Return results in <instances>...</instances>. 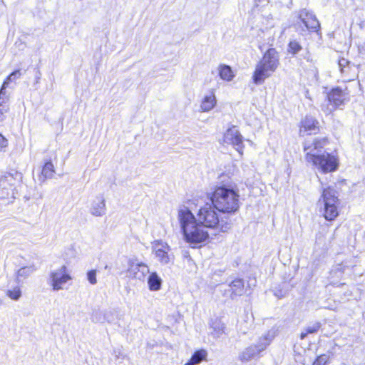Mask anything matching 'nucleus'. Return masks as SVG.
Instances as JSON below:
<instances>
[{"label":"nucleus","instance_id":"1","mask_svg":"<svg viewBox=\"0 0 365 365\" xmlns=\"http://www.w3.org/2000/svg\"><path fill=\"white\" fill-rule=\"evenodd\" d=\"M327 143L326 138H314L312 141H305L304 151L306 160L312 163L323 173L333 172L336 170L338 163L336 158L328 153H322V149Z\"/></svg>","mask_w":365,"mask_h":365},{"label":"nucleus","instance_id":"2","mask_svg":"<svg viewBox=\"0 0 365 365\" xmlns=\"http://www.w3.org/2000/svg\"><path fill=\"white\" fill-rule=\"evenodd\" d=\"M178 219L187 242L196 245L208 239L207 227L198 222L188 207L183 206L179 209Z\"/></svg>","mask_w":365,"mask_h":365},{"label":"nucleus","instance_id":"3","mask_svg":"<svg viewBox=\"0 0 365 365\" xmlns=\"http://www.w3.org/2000/svg\"><path fill=\"white\" fill-rule=\"evenodd\" d=\"M196 219L207 228L215 230L217 232H227L232 227L229 215H224L212 202H207L198 210Z\"/></svg>","mask_w":365,"mask_h":365},{"label":"nucleus","instance_id":"4","mask_svg":"<svg viewBox=\"0 0 365 365\" xmlns=\"http://www.w3.org/2000/svg\"><path fill=\"white\" fill-rule=\"evenodd\" d=\"M211 202L224 215L235 212L240 207L238 190L231 186L217 187L210 197Z\"/></svg>","mask_w":365,"mask_h":365},{"label":"nucleus","instance_id":"5","mask_svg":"<svg viewBox=\"0 0 365 365\" xmlns=\"http://www.w3.org/2000/svg\"><path fill=\"white\" fill-rule=\"evenodd\" d=\"M279 66V55L275 48H269L262 59L256 64L252 81L256 85L263 83L270 77Z\"/></svg>","mask_w":365,"mask_h":365},{"label":"nucleus","instance_id":"6","mask_svg":"<svg viewBox=\"0 0 365 365\" xmlns=\"http://www.w3.org/2000/svg\"><path fill=\"white\" fill-rule=\"evenodd\" d=\"M275 336L274 331H268L261 336L257 344H252L239 354V360L242 362H248L252 359L260 357L261 352L264 351Z\"/></svg>","mask_w":365,"mask_h":365},{"label":"nucleus","instance_id":"7","mask_svg":"<svg viewBox=\"0 0 365 365\" xmlns=\"http://www.w3.org/2000/svg\"><path fill=\"white\" fill-rule=\"evenodd\" d=\"M336 191L330 187L323 190L319 204L324 206L323 215L327 220H334L338 215L339 199Z\"/></svg>","mask_w":365,"mask_h":365},{"label":"nucleus","instance_id":"8","mask_svg":"<svg viewBox=\"0 0 365 365\" xmlns=\"http://www.w3.org/2000/svg\"><path fill=\"white\" fill-rule=\"evenodd\" d=\"M327 99L332 108H329V106H322V109L326 114H330L333 110L340 108L349 101V93L336 87L327 94Z\"/></svg>","mask_w":365,"mask_h":365},{"label":"nucleus","instance_id":"9","mask_svg":"<svg viewBox=\"0 0 365 365\" xmlns=\"http://www.w3.org/2000/svg\"><path fill=\"white\" fill-rule=\"evenodd\" d=\"M71 279V277L67 272V267L63 265L59 269L50 272L48 284L51 286L53 291L58 292L63 289V284Z\"/></svg>","mask_w":365,"mask_h":365},{"label":"nucleus","instance_id":"10","mask_svg":"<svg viewBox=\"0 0 365 365\" xmlns=\"http://www.w3.org/2000/svg\"><path fill=\"white\" fill-rule=\"evenodd\" d=\"M170 247L165 242L156 240L153 243L152 252L161 264H168L173 259Z\"/></svg>","mask_w":365,"mask_h":365},{"label":"nucleus","instance_id":"11","mask_svg":"<svg viewBox=\"0 0 365 365\" xmlns=\"http://www.w3.org/2000/svg\"><path fill=\"white\" fill-rule=\"evenodd\" d=\"M224 142L232 145L236 150L240 154L243 153L244 145L242 136L235 127L228 128L224 135Z\"/></svg>","mask_w":365,"mask_h":365},{"label":"nucleus","instance_id":"12","mask_svg":"<svg viewBox=\"0 0 365 365\" xmlns=\"http://www.w3.org/2000/svg\"><path fill=\"white\" fill-rule=\"evenodd\" d=\"M150 273L148 266L143 262H129L127 276L140 281H144L147 274Z\"/></svg>","mask_w":365,"mask_h":365},{"label":"nucleus","instance_id":"13","mask_svg":"<svg viewBox=\"0 0 365 365\" xmlns=\"http://www.w3.org/2000/svg\"><path fill=\"white\" fill-rule=\"evenodd\" d=\"M299 18L308 30L318 33L320 24L314 14L304 9L301 11Z\"/></svg>","mask_w":365,"mask_h":365},{"label":"nucleus","instance_id":"14","mask_svg":"<svg viewBox=\"0 0 365 365\" xmlns=\"http://www.w3.org/2000/svg\"><path fill=\"white\" fill-rule=\"evenodd\" d=\"M319 130V122L312 116H306L301 122L299 135L315 134Z\"/></svg>","mask_w":365,"mask_h":365},{"label":"nucleus","instance_id":"15","mask_svg":"<svg viewBox=\"0 0 365 365\" xmlns=\"http://www.w3.org/2000/svg\"><path fill=\"white\" fill-rule=\"evenodd\" d=\"M217 100L213 90L209 92L203 97L200 103V110L202 112H209L216 106Z\"/></svg>","mask_w":365,"mask_h":365},{"label":"nucleus","instance_id":"16","mask_svg":"<svg viewBox=\"0 0 365 365\" xmlns=\"http://www.w3.org/2000/svg\"><path fill=\"white\" fill-rule=\"evenodd\" d=\"M37 270L35 264H32L19 269L16 272V281L18 284L22 282L24 279L31 276Z\"/></svg>","mask_w":365,"mask_h":365},{"label":"nucleus","instance_id":"17","mask_svg":"<svg viewBox=\"0 0 365 365\" xmlns=\"http://www.w3.org/2000/svg\"><path fill=\"white\" fill-rule=\"evenodd\" d=\"M91 213L96 217L103 216L106 212V203L103 197H98L91 205Z\"/></svg>","mask_w":365,"mask_h":365},{"label":"nucleus","instance_id":"18","mask_svg":"<svg viewBox=\"0 0 365 365\" xmlns=\"http://www.w3.org/2000/svg\"><path fill=\"white\" fill-rule=\"evenodd\" d=\"M14 180L13 176L10 174L8 175H5L4 178L0 180V195H2L3 197L5 195H9V191L13 192V185H11V181ZM14 192H12V195Z\"/></svg>","mask_w":365,"mask_h":365},{"label":"nucleus","instance_id":"19","mask_svg":"<svg viewBox=\"0 0 365 365\" xmlns=\"http://www.w3.org/2000/svg\"><path fill=\"white\" fill-rule=\"evenodd\" d=\"M148 284L150 290L158 291L161 288L162 279L157 272H153L150 274L148 278Z\"/></svg>","mask_w":365,"mask_h":365},{"label":"nucleus","instance_id":"20","mask_svg":"<svg viewBox=\"0 0 365 365\" xmlns=\"http://www.w3.org/2000/svg\"><path fill=\"white\" fill-rule=\"evenodd\" d=\"M212 329L211 334L215 338H220L225 334V325L219 319H216L211 324Z\"/></svg>","mask_w":365,"mask_h":365},{"label":"nucleus","instance_id":"21","mask_svg":"<svg viewBox=\"0 0 365 365\" xmlns=\"http://www.w3.org/2000/svg\"><path fill=\"white\" fill-rule=\"evenodd\" d=\"M207 352L205 349L196 351L192 356L191 359L185 364V365H196L206 359Z\"/></svg>","mask_w":365,"mask_h":365},{"label":"nucleus","instance_id":"22","mask_svg":"<svg viewBox=\"0 0 365 365\" xmlns=\"http://www.w3.org/2000/svg\"><path fill=\"white\" fill-rule=\"evenodd\" d=\"M231 293L235 294L236 297L241 296L244 293V282L241 279L233 280L230 284Z\"/></svg>","mask_w":365,"mask_h":365},{"label":"nucleus","instance_id":"23","mask_svg":"<svg viewBox=\"0 0 365 365\" xmlns=\"http://www.w3.org/2000/svg\"><path fill=\"white\" fill-rule=\"evenodd\" d=\"M9 84L8 81H4L0 89V107H9V95L7 93L6 88Z\"/></svg>","mask_w":365,"mask_h":365},{"label":"nucleus","instance_id":"24","mask_svg":"<svg viewBox=\"0 0 365 365\" xmlns=\"http://www.w3.org/2000/svg\"><path fill=\"white\" fill-rule=\"evenodd\" d=\"M219 75L222 80L230 81L234 77L232 71L229 66L222 65L219 68Z\"/></svg>","mask_w":365,"mask_h":365},{"label":"nucleus","instance_id":"25","mask_svg":"<svg viewBox=\"0 0 365 365\" xmlns=\"http://www.w3.org/2000/svg\"><path fill=\"white\" fill-rule=\"evenodd\" d=\"M22 295L20 286L17 285L6 291V296L11 299L18 301Z\"/></svg>","mask_w":365,"mask_h":365},{"label":"nucleus","instance_id":"26","mask_svg":"<svg viewBox=\"0 0 365 365\" xmlns=\"http://www.w3.org/2000/svg\"><path fill=\"white\" fill-rule=\"evenodd\" d=\"M302 47L297 41L292 40V41H289V43L288 44V48H287V51L289 53H291L292 55H296L300 51H302Z\"/></svg>","mask_w":365,"mask_h":365},{"label":"nucleus","instance_id":"27","mask_svg":"<svg viewBox=\"0 0 365 365\" xmlns=\"http://www.w3.org/2000/svg\"><path fill=\"white\" fill-rule=\"evenodd\" d=\"M54 173V166L51 162H47L45 163L42 169V175L46 178H50Z\"/></svg>","mask_w":365,"mask_h":365},{"label":"nucleus","instance_id":"28","mask_svg":"<svg viewBox=\"0 0 365 365\" xmlns=\"http://www.w3.org/2000/svg\"><path fill=\"white\" fill-rule=\"evenodd\" d=\"M91 320L94 323H104L105 322L104 311H102L100 309L93 311L92 316H91Z\"/></svg>","mask_w":365,"mask_h":365},{"label":"nucleus","instance_id":"29","mask_svg":"<svg viewBox=\"0 0 365 365\" xmlns=\"http://www.w3.org/2000/svg\"><path fill=\"white\" fill-rule=\"evenodd\" d=\"M346 269V266L343 263L337 264L331 269L330 275L332 277L334 273H339L338 278H341Z\"/></svg>","mask_w":365,"mask_h":365},{"label":"nucleus","instance_id":"30","mask_svg":"<svg viewBox=\"0 0 365 365\" xmlns=\"http://www.w3.org/2000/svg\"><path fill=\"white\" fill-rule=\"evenodd\" d=\"M339 67L340 68L342 73H346V67L349 68V61L345 58H341L339 60Z\"/></svg>","mask_w":365,"mask_h":365},{"label":"nucleus","instance_id":"31","mask_svg":"<svg viewBox=\"0 0 365 365\" xmlns=\"http://www.w3.org/2000/svg\"><path fill=\"white\" fill-rule=\"evenodd\" d=\"M320 327H321L320 322H315L313 324L308 326L305 329V330H307V333L313 334V333L317 332L319 329Z\"/></svg>","mask_w":365,"mask_h":365},{"label":"nucleus","instance_id":"32","mask_svg":"<svg viewBox=\"0 0 365 365\" xmlns=\"http://www.w3.org/2000/svg\"><path fill=\"white\" fill-rule=\"evenodd\" d=\"M328 361V356L325 354L318 356L312 365H326Z\"/></svg>","mask_w":365,"mask_h":365},{"label":"nucleus","instance_id":"33","mask_svg":"<svg viewBox=\"0 0 365 365\" xmlns=\"http://www.w3.org/2000/svg\"><path fill=\"white\" fill-rule=\"evenodd\" d=\"M22 73L20 70H16L13 71L6 78L5 81H8L9 83L10 81H15L18 78H19L21 76Z\"/></svg>","mask_w":365,"mask_h":365},{"label":"nucleus","instance_id":"34","mask_svg":"<svg viewBox=\"0 0 365 365\" xmlns=\"http://www.w3.org/2000/svg\"><path fill=\"white\" fill-rule=\"evenodd\" d=\"M87 279L91 284H96L97 283L96 271L94 269L88 271L87 273Z\"/></svg>","mask_w":365,"mask_h":365},{"label":"nucleus","instance_id":"35","mask_svg":"<svg viewBox=\"0 0 365 365\" xmlns=\"http://www.w3.org/2000/svg\"><path fill=\"white\" fill-rule=\"evenodd\" d=\"M105 322H107L108 323H112L115 320L114 314L110 310H105Z\"/></svg>","mask_w":365,"mask_h":365},{"label":"nucleus","instance_id":"36","mask_svg":"<svg viewBox=\"0 0 365 365\" xmlns=\"http://www.w3.org/2000/svg\"><path fill=\"white\" fill-rule=\"evenodd\" d=\"M9 111V107H0V123H3L6 119V114Z\"/></svg>","mask_w":365,"mask_h":365},{"label":"nucleus","instance_id":"37","mask_svg":"<svg viewBox=\"0 0 365 365\" xmlns=\"http://www.w3.org/2000/svg\"><path fill=\"white\" fill-rule=\"evenodd\" d=\"M231 288L230 287L229 285L227 286V288L224 289L222 290L223 292V295L226 297H229L231 299H235L236 298V296L235 294L231 293Z\"/></svg>","mask_w":365,"mask_h":365},{"label":"nucleus","instance_id":"38","mask_svg":"<svg viewBox=\"0 0 365 365\" xmlns=\"http://www.w3.org/2000/svg\"><path fill=\"white\" fill-rule=\"evenodd\" d=\"M113 354L114 355L115 360H118V359L123 360L125 359V355L121 352V351L120 349L113 350Z\"/></svg>","mask_w":365,"mask_h":365},{"label":"nucleus","instance_id":"39","mask_svg":"<svg viewBox=\"0 0 365 365\" xmlns=\"http://www.w3.org/2000/svg\"><path fill=\"white\" fill-rule=\"evenodd\" d=\"M339 273H334V274L331 276L329 274V281L330 284L333 285H337L339 282V279L340 278H338Z\"/></svg>","mask_w":365,"mask_h":365},{"label":"nucleus","instance_id":"40","mask_svg":"<svg viewBox=\"0 0 365 365\" xmlns=\"http://www.w3.org/2000/svg\"><path fill=\"white\" fill-rule=\"evenodd\" d=\"M8 146L7 139L1 134H0V150Z\"/></svg>","mask_w":365,"mask_h":365},{"label":"nucleus","instance_id":"41","mask_svg":"<svg viewBox=\"0 0 365 365\" xmlns=\"http://www.w3.org/2000/svg\"><path fill=\"white\" fill-rule=\"evenodd\" d=\"M309 333H307V330H305L304 331H302L300 334V339H304L308 334Z\"/></svg>","mask_w":365,"mask_h":365},{"label":"nucleus","instance_id":"42","mask_svg":"<svg viewBox=\"0 0 365 365\" xmlns=\"http://www.w3.org/2000/svg\"><path fill=\"white\" fill-rule=\"evenodd\" d=\"M304 58L308 61H311L312 59L310 58V56H309V53H307V56H304Z\"/></svg>","mask_w":365,"mask_h":365}]
</instances>
